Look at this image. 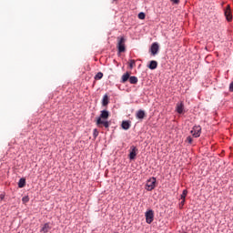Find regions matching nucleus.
Wrapping results in <instances>:
<instances>
[{
    "mask_svg": "<svg viewBox=\"0 0 233 233\" xmlns=\"http://www.w3.org/2000/svg\"><path fill=\"white\" fill-rule=\"evenodd\" d=\"M108 117H110V113L107 110H102L99 117L96 118V127H99L100 128H102V127L109 128L110 122L106 120Z\"/></svg>",
    "mask_w": 233,
    "mask_h": 233,
    "instance_id": "obj_1",
    "label": "nucleus"
},
{
    "mask_svg": "<svg viewBox=\"0 0 233 233\" xmlns=\"http://www.w3.org/2000/svg\"><path fill=\"white\" fill-rule=\"evenodd\" d=\"M125 43H127V38H125V36L117 37V49L120 54L126 50Z\"/></svg>",
    "mask_w": 233,
    "mask_h": 233,
    "instance_id": "obj_2",
    "label": "nucleus"
},
{
    "mask_svg": "<svg viewBox=\"0 0 233 233\" xmlns=\"http://www.w3.org/2000/svg\"><path fill=\"white\" fill-rule=\"evenodd\" d=\"M156 188V177H151L147 181L146 190L148 192L154 190Z\"/></svg>",
    "mask_w": 233,
    "mask_h": 233,
    "instance_id": "obj_3",
    "label": "nucleus"
},
{
    "mask_svg": "<svg viewBox=\"0 0 233 233\" xmlns=\"http://www.w3.org/2000/svg\"><path fill=\"white\" fill-rule=\"evenodd\" d=\"M146 216V222L150 225L152 221H154V210L149 209L145 213Z\"/></svg>",
    "mask_w": 233,
    "mask_h": 233,
    "instance_id": "obj_4",
    "label": "nucleus"
},
{
    "mask_svg": "<svg viewBox=\"0 0 233 233\" xmlns=\"http://www.w3.org/2000/svg\"><path fill=\"white\" fill-rule=\"evenodd\" d=\"M191 134L193 137H199L201 136V126H195L191 130Z\"/></svg>",
    "mask_w": 233,
    "mask_h": 233,
    "instance_id": "obj_5",
    "label": "nucleus"
},
{
    "mask_svg": "<svg viewBox=\"0 0 233 233\" xmlns=\"http://www.w3.org/2000/svg\"><path fill=\"white\" fill-rule=\"evenodd\" d=\"M151 56H157L159 52V44L157 42L153 43L150 47Z\"/></svg>",
    "mask_w": 233,
    "mask_h": 233,
    "instance_id": "obj_6",
    "label": "nucleus"
},
{
    "mask_svg": "<svg viewBox=\"0 0 233 233\" xmlns=\"http://www.w3.org/2000/svg\"><path fill=\"white\" fill-rule=\"evenodd\" d=\"M136 156H137V147L135 146H132L130 147V152H129V159H136Z\"/></svg>",
    "mask_w": 233,
    "mask_h": 233,
    "instance_id": "obj_7",
    "label": "nucleus"
},
{
    "mask_svg": "<svg viewBox=\"0 0 233 233\" xmlns=\"http://www.w3.org/2000/svg\"><path fill=\"white\" fill-rule=\"evenodd\" d=\"M227 21H232V12L230 11V5H227L224 11Z\"/></svg>",
    "mask_w": 233,
    "mask_h": 233,
    "instance_id": "obj_8",
    "label": "nucleus"
},
{
    "mask_svg": "<svg viewBox=\"0 0 233 233\" xmlns=\"http://www.w3.org/2000/svg\"><path fill=\"white\" fill-rule=\"evenodd\" d=\"M147 116V114L145 113L144 110H138L136 114V117L137 119H145V116Z\"/></svg>",
    "mask_w": 233,
    "mask_h": 233,
    "instance_id": "obj_9",
    "label": "nucleus"
},
{
    "mask_svg": "<svg viewBox=\"0 0 233 233\" xmlns=\"http://www.w3.org/2000/svg\"><path fill=\"white\" fill-rule=\"evenodd\" d=\"M147 68H149V70H156V68H157V61H150L149 65L147 66Z\"/></svg>",
    "mask_w": 233,
    "mask_h": 233,
    "instance_id": "obj_10",
    "label": "nucleus"
},
{
    "mask_svg": "<svg viewBox=\"0 0 233 233\" xmlns=\"http://www.w3.org/2000/svg\"><path fill=\"white\" fill-rule=\"evenodd\" d=\"M185 108V105H183V102L177 104V114H183V110Z\"/></svg>",
    "mask_w": 233,
    "mask_h": 233,
    "instance_id": "obj_11",
    "label": "nucleus"
},
{
    "mask_svg": "<svg viewBox=\"0 0 233 233\" xmlns=\"http://www.w3.org/2000/svg\"><path fill=\"white\" fill-rule=\"evenodd\" d=\"M51 228H52L50 227V223H46V224H44V226L42 227L41 232H43V233H48V231H50Z\"/></svg>",
    "mask_w": 233,
    "mask_h": 233,
    "instance_id": "obj_12",
    "label": "nucleus"
},
{
    "mask_svg": "<svg viewBox=\"0 0 233 233\" xmlns=\"http://www.w3.org/2000/svg\"><path fill=\"white\" fill-rule=\"evenodd\" d=\"M130 79V73L127 72L122 76L121 83H127Z\"/></svg>",
    "mask_w": 233,
    "mask_h": 233,
    "instance_id": "obj_13",
    "label": "nucleus"
},
{
    "mask_svg": "<svg viewBox=\"0 0 233 233\" xmlns=\"http://www.w3.org/2000/svg\"><path fill=\"white\" fill-rule=\"evenodd\" d=\"M25 185H26V179H25L23 177L20 178L19 182H18V187L19 188H25Z\"/></svg>",
    "mask_w": 233,
    "mask_h": 233,
    "instance_id": "obj_14",
    "label": "nucleus"
},
{
    "mask_svg": "<svg viewBox=\"0 0 233 233\" xmlns=\"http://www.w3.org/2000/svg\"><path fill=\"white\" fill-rule=\"evenodd\" d=\"M122 128L124 130H128L130 128V122L128 121H123L122 122Z\"/></svg>",
    "mask_w": 233,
    "mask_h": 233,
    "instance_id": "obj_15",
    "label": "nucleus"
},
{
    "mask_svg": "<svg viewBox=\"0 0 233 233\" xmlns=\"http://www.w3.org/2000/svg\"><path fill=\"white\" fill-rule=\"evenodd\" d=\"M137 81L138 79L137 78V76H129V83L131 85H137Z\"/></svg>",
    "mask_w": 233,
    "mask_h": 233,
    "instance_id": "obj_16",
    "label": "nucleus"
},
{
    "mask_svg": "<svg viewBox=\"0 0 233 233\" xmlns=\"http://www.w3.org/2000/svg\"><path fill=\"white\" fill-rule=\"evenodd\" d=\"M102 105L103 106H106V105H108V95H105L103 96Z\"/></svg>",
    "mask_w": 233,
    "mask_h": 233,
    "instance_id": "obj_17",
    "label": "nucleus"
},
{
    "mask_svg": "<svg viewBox=\"0 0 233 233\" xmlns=\"http://www.w3.org/2000/svg\"><path fill=\"white\" fill-rule=\"evenodd\" d=\"M187 194H188V191L187 189H184L180 196V199H185L187 198Z\"/></svg>",
    "mask_w": 233,
    "mask_h": 233,
    "instance_id": "obj_18",
    "label": "nucleus"
},
{
    "mask_svg": "<svg viewBox=\"0 0 233 233\" xmlns=\"http://www.w3.org/2000/svg\"><path fill=\"white\" fill-rule=\"evenodd\" d=\"M95 79H96V80L103 79V73H102V72H98V73L95 76Z\"/></svg>",
    "mask_w": 233,
    "mask_h": 233,
    "instance_id": "obj_19",
    "label": "nucleus"
},
{
    "mask_svg": "<svg viewBox=\"0 0 233 233\" xmlns=\"http://www.w3.org/2000/svg\"><path fill=\"white\" fill-rule=\"evenodd\" d=\"M135 66H136V60H130L129 61V67L134 68Z\"/></svg>",
    "mask_w": 233,
    "mask_h": 233,
    "instance_id": "obj_20",
    "label": "nucleus"
},
{
    "mask_svg": "<svg viewBox=\"0 0 233 233\" xmlns=\"http://www.w3.org/2000/svg\"><path fill=\"white\" fill-rule=\"evenodd\" d=\"M186 142L188 143L189 145H192V142H193L192 137H187L186 139Z\"/></svg>",
    "mask_w": 233,
    "mask_h": 233,
    "instance_id": "obj_21",
    "label": "nucleus"
},
{
    "mask_svg": "<svg viewBox=\"0 0 233 233\" xmlns=\"http://www.w3.org/2000/svg\"><path fill=\"white\" fill-rule=\"evenodd\" d=\"M93 136L95 138L97 137V136H99V131H97V129H94Z\"/></svg>",
    "mask_w": 233,
    "mask_h": 233,
    "instance_id": "obj_22",
    "label": "nucleus"
},
{
    "mask_svg": "<svg viewBox=\"0 0 233 233\" xmlns=\"http://www.w3.org/2000/svg\"><path fill=\"white\" fill-rule=\"evenodd\" d=\"M138 18L145 19V13H139L138 14Z\"/></svg>",
    "mask_w": 233,
    "mask_h": 233,
    "instance_id": "obj_23",
    "label": "nucleus"
},
{
    "mask_svg": "<svg viewBox=\"0 0 233 233\" xmlns=\"http://www.w3.org/2000/svg\"><path fill=\"white\" fill-rule=\"evenodd\" d=\"M22 201H23V203H28V201H29L28 197H24L22 198Z\"/></svg>",
    "mask_w": 233,
    "mask_h": 233,
    "instance_id": "obj_24",
    "label": "nucleus"
},
{
    "mask_svg": "<svg viewBox=\"0 0 233 233\" xmlns=\"http://www.w3.org/2000/svg\"><path fill=\"white\" fill-rule=\"evenodd\" d=\"M229 92H233V81L229 84Z\"/></svg>",
    "mask_w": 233,
    "mask_h": 233,
    "instance_id": "obj_25",
    "label": "nucleus"
},
{
    "mask_svg": "<svg viewBox=\"0 0 233 233\" xmlns=\"http://www.w3.org/2000/svg\"><path fill=\"white\" fill-rule=\"evenodd\" d=\"M172 3H175V5H177V3H179V0H171Z\"/></svg>",
    "mask_w": 233,
    "mask_h": 233,
    "instance_id": "obj_26",
    "label": "nucleus"
},
{
    "mask_svg": "<svg viewBox=\"0 0 233 233\" xmlns=\"http://www.w3.org/2000/svg\"><path fill=\"white\" fill-rule=\"evenodd\" d=\"M181 207H183L185 205V199H182V201L180 202Z\"/></svg>",
    "mask_w": 233,
    "mask_h": 233,
    "instance_id": "obj_27",
    "label": "nucleus"
},
{
    "mask_svg": "<svg viewBox=\"0 0 233 233\" xmlns=\"http://www.w3.org/2000/svg\"><path fill=\"white\" fill-rule=\"evenodd\" d=\"M112 1L114 2V1H117V0H112Z\"/></svg>",
    "mask_w": 233,
    "mask_h": 233,
    "instance_id": "obj_28",
    "label": "nucleus"
}]
</instances>
